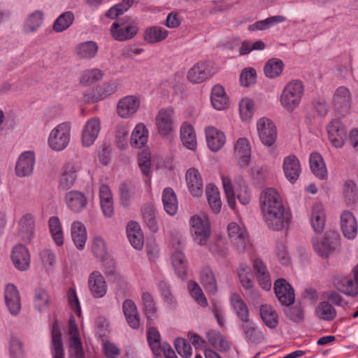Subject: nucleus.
I'll use <instances>...</instances> for the list:
<instances>
[{
    "label": "nucleus",
    "instance_id": "1",
    "mask_svg": "<svg viewBox=\"0 0 358 358\" xmlns=\"http://www.w3.org/2000/svg\"><path fill=\"white\" fill-rule=\"evenodd\" d=\"M260 208L266 226L273 231H280L289 225L291 214L286 210L281 196L273 188L262 191L259 197Z\"/></svg>",
    "mask_w": 358,
    "mask_h": 358
},
{
    "label": "nucleus",
    "instance_id": "2",
    "mask_svg": "<svg viewBox=\"0 0 358 358\" xmlns=\"http://www.w3.org/2000/svg\"><path fill=\"white\" fill-rule=\"evenodd\" d=\"M112 37L117 41L133 38L138 32L137 22L128 16L114 22L110 29Z\"/></svg>",
    "mask_w": 358,
    "mask_h": 358
},
{
    "label": "nucleus",
    "instance_id": "3",
    "mask_svg": "<svg viewBox=\"0 0 358 358\" xmlns=\"http://www.w3.org/2000/svg\"><path fill=\"white\" fill-rule=\"evenodd\" d=\"M303 94V85L299 80L289 82L284 88L280 97L282 106L288 111L294 110L299 104Z\"/></svg>",
    "mask_w": 358,
    "mask_h": 358
},
{
    "label": "nucleus",
    "instance_id": "4",
    "mask_svg": "<svg viewBox=\"0 0 358 358\" xmlns=\"http://www.w3.org/2000/svg\"><path fill=\"white\" fill-rule=\"evenodd\" d=\"M71 138V125L62 122L55 127L48 138L49 146L55 151H61L67 147Z\"/></svg>",
    "mask_w": 358,
    "mask_h": 358
},
{
    "label": "nucleus",
    "instance_id": "5",
    "mask_svg": "<svg viewBox=\"0 0 358 358\" xmlns=\"http://www.w3.org/2000/svg\"><path fill=\"white\" fill-rule=\"evenodd\" d=\"M312 242L316 253L321 257L326 258L339 245V235L334 231H329L321 238H313Z\"/></svg>",
    "mask_w": 358,
    "mask_h": 358
},
{
    "label": "nucleus",
    "instance_id": "6",
    "mask_svg": "<svg viewBox=\"0 0 358 358\" xmlns=\"http://www.w3.org/2000/svg\"><path fill=\"white\" fill-rule=\"evenodd\" d=\"M191 231L194 241L205 245L210 236V224L206 215H194L190 219Z\"/></svg>",
    "mask_w": 358,
    "mask_h": 358
},
{
    "label": "nucleus",
    "instance_id": "7",
    "mask_svg": "<svg viewBox=\"0 0 358 358\" xmlns=\"http://www.w3.org/2000/svg\"><path fill=\"white\" fill-rule=\"evenodd\" d=\"M259 137L266 146L273 145L277 138L276 127L273 122L268 118H260L257 123Z\"/></svg>",
    "mask_w": 358,
    "mask_h": 358
},
{
    "label": "nucleus",
    "instance_id": "8",
    "mask_svg": "<svg viewBox=\"0 0 358 358\" xmlns=\"http://www.w3.org/2000/svg\"><path fill=\"white\" fill-rule=\"evenodd\" d=\"M329 139L335 148H341L347 139V129L338 119L332 120L327 125Z\"/></svg>",
    "mask_w": 358,
    "mask_h": 358
},
{
    "label": "nucleus",
    "instance_id": "9",
    "mask_svg": "<svg viewBox=\"0 0 358 358\" xmlns=\"http://www.w3.org/2000/svg\"><path fill=\"white\" fill-rule=\"evenodd\" d=\"M80 165L78 162H68L62 169L59 178V187L63 189H69L74 186L78 178Z\"/></svg>",
    "mask_w": 358,
    "mask_h": 358
},
{
    "label": "nucleus",
    "instance_id": "10",
    "mask_svg": "<svg viewBox=\"0 0 358 358\" xmlns=\"http://www.w3.org/2000/svg\"><path fill=\"white\" fill-rule=\"evenodd\" d=\"M156 126L160 135H170L174 130L173 110L172 108L161 109L156 117Z\"/></svg>",
    "mask_w": 358,
    "mask_h": 358
},
{
    "label": "nucleus",
    "instance_id": "11",
    "mask_svg": "<svg viewBox=\"0 0 358 358\" xmlns=\"http://www.w3.org/2000/svg\"><path fill=\"white\" fill-rule=\"evenodd\" d=\"M214 72L207 62H199L194 64L187 73V78L192 83H201L209 79Z\"/></svg>",
    "mask_w": 358,
    "mask_h": 358
},
{
    "label": "nucleus",
    "instance_id": "12",
    "mask_svg": "<svg viewBox=\"0 0 358 358\" xmlns=\"http://www.w3.org/2000/svg\"><path fill=\"white\" fill-rule=\"evenodd\" d=\"M101 130V121L98 117H92L85 123L82 131V144L85 147L91 146L97 138Z\"/></svg>",
    "mask_w": 358,
    "mask_h": 358
},
{
    "label": "nucleus",
    "instance_id": "13",
    "mask_svg": "<svg viewBox=\"0 0 358 358\" xmlns=\"http://www.w3.org/2000/svg\"><path fill=\"white\" fill-rule=\"evenodd\" d=\"M274 289L280 302L286 306H289L294 302V289L285 279H278L274 283Z\"/></svg>",
    "mask_w": 358,
    "mask_h": 358
},
{
    "label": "nucleus",
    "instance_id": "14",
    "mask_svg": "<svg viewBox=\"0 0 358 358\" xmlns=\"http://www.w3.org/2000/svg\"><path fill=\"white\" fill-rule=\"evenodd\" d=\"M333 104L340 113H347L352 106V96L349 89L344 86L338 87L334 94Z\"/></svg>",
    "mask_w": 358,
    "mask_h": 358
},
{
    "label": "nucleus",
    "instance_id": "15",
    "mask_svg": "<svg viewBox=\"0 0 358 358\" xmlns=\"http://www.w3.org/2000/svg\"><path fill=\"white\" fill-rule=\"evenodd\" d=\"M6 305L13 315H17L21 309V300L19 292L13 284L6 285L4 291Z\"/></svg>",
    "mask_w": 358,
    "mask_h": 358
},
{
    "label": "nucleus",
    "instance_id": "16",
    "mask_svg": "<svg viewBox=\"0 0 358 358\" xmlns=\"http://www.w3.org/2000/svg\"><path fill=\"white\" fill-rule=\"evenodd\" d=\"M35 164V157L32 152L27 151L22 153L17 162L15 172L19 177H26L30 176L33 171Z\"/></svg>",
    "mask_w": 358,
    "mask_h": 358
},
{
    "label": "nucleus",
    "instance_id": "17",
    "mask_svg": "<svg viewBox=\"0 0 358 358\" xmlns=\"http://www.w3.org/2000/svg\"><path fill=\"white\" fill-rule=\"evenodd\" d=\"M88 287L92 296L101 298L107 292L106 282L99 271H93L88 278Z\"/></svg>",
    "mask_w": 358,
    "mask_h": 358
},
{
    "label": "nucleus",
    "instance_id": "18",
    "mask_svg": "<svg viewBox=\"0 0 358 358\" xmlns=\"http://www.w3.org/2000/svg\"><path fill=\"white\" fill-rule=\"evenodd\" d=\"M234 152L241 168H247L250 162L251 150L249 142L245 138H240L237 140L234 146Z\"/></svg>",
    "mask_w": 358,
    "mask_h": 358
},
{
    "label": "nucleus",
    "instance_id": "19",
    "mask_svg": "<svg viewBox=\"0 0 358 358\" xmlns=\"http://www.w3.org/2000/svg\"><path fill=\"white\" fill-rule=\"evenodd\" d=\"M239 327L248 343L258 344L265 341V335L252 321L242 322Z\"/></svg>",
    "mask_w": 358,
    "mask_h": 358
},
{
    "label": "nucleus",
    "instance_id": "20",
    "mask_svg": "<svg viewBox=\"0 0 358 358\" xmlns=\"http://www.w3.org/2000/svg\"><path fill=\"white\" fill-rule=\"evenodd\" d=\"M282 167L286 178L294 184L298 180L301 171L299 160L295 155H289L285 157Z\"/></svg>",
    "mask_w": 358,
    "mask_h": 358
},
{
    "label": "nucleus",
    "instance_id": "21",
    "mask_svg": "<svg viewBox=\"0 0 358 358\" xmlns=\"http://www.w3.org/2000/svg\"><path fill=\"white\" fill-rule=\"evenodd\" d=\"M140 106V100L134 96H127L121 99L117 104L118 115L127 118L136 113Z\"/></svg>",
    "mask_w": 358,
    "mask_h": 358
},
{
    "label": "nucleus",
    "instance_id": "22",
    "mask_svg": "<svg viewBox=\"0 0 358 358\" xmlns=\"http://www.w3.org/2000/svg\"><path fill=\"white\" fill-rule=\"evenodd\" d=\"M11 259L15 268L20 271H26L29 267L30 255L23 245H17L13 248Z\"/></svg>",
    "mask_w": 358,
    "mask_h": 358
},
{
    "label": "nucleus",
    "instance_id": "23",
    "mask_svg": "<svg viewBox=\"0 0 358 358\" xmlns=\"http://www.w3.org/2000/svg\"><path fill=\"white\" fill-rule=\"evenodd\" d=\"M65 201L67 206L75 213L81 212L87 204V199L85 195L76 190H71L65 195Z\"/></svg>",
    "mask_w": 358,
    "mask_h": 358
},
{
    "label": "nucleus",
    "instance_id": "24",
    "mask_svg": "<svg viewBox=\"0 0 358 358\" xmlns=\"http://www.w3.org/2000/svg\"><path fill=\"white\" fill-rule=\"evenodd\" d=\"M341 227L343 235L348 239H353L357 234V224L353 214L345 210L341 215Z\"/></svg>",
    "mask_w": 358,
    "mask_h": 358
},
{
    "label": "nucleus",
    "instance_id": "25",
    "mask_svg": "<svg viewBox=\"0 0 358 358\" xmlns=\"http://www.w3.org/2000/svg\"><path fill=\"white\" fill-rule=\"evenodd\" d=\"M206 137L208 146L213 152L220 150L226 141L224 133L213 127L206 129Z\"/></svg>",
    "mask_w": 358,
    "mask_h": 358
},
{
    "label": "nucleus",
    "instance_id": "26",
    "mask_svg": "<svg viewBox=\"0 0 358 358\" xmlns=\"http://www.w3.org/2000/svg\"><path fill=\"white\" fill-rule=\"evenodd\" d=\"M334 287L346 295L355 296L358 294V288L355 284L354 280L345 275H337L334 278Z\"/></svg>",
    "mask_w": 358,
    "mask_h": 358
},
{
    "label": "nucleus",
    "instance_id": "27",
    "mask_svg": "<svg viewBox=\"0 0 358 358\" xmlns=\"http://www.w3.org/2000/svg\"><path fill=\"white\" fill-rule=\"evenodd\" d=\"M188 188L193 196H199L203 192V180L199 171L194 168L189 169L186 173Z\"/></svg>",
    "mask_w": 358,
    "mask_h": 358
},
{
    "label": "nucleus",
    "instance_id": "28",
    "mask_svg": "<svg viewBox=\"0 0 358 358\" xmlns=\"http://www.w3.org/2000/svg\"><path fill=\"white\" fill-rule=\"evenodd\" d=\"M310 222L316 233H322L325 226V213L322 203H315L310 213Z\"/></svg>",
    "mask_w": 358,
    "mask_h": 358
},
{
    "label": "nucleus",
    "instance_id": "29",
    "mask_svg": "<svg viewBox=\"0 0 358 358\" xmlns=\"http://www.w3.org/2000/svg\"><path fill=\"white\" fill-rule=\"evenodd\" d=\"M127 233L128 239L131 245L137 250H141L143 247V235L138 224L136 222H130L127 224Z\"/></svg>",
    "mask_w": 358,
    "mask_h": 358
},
{
    "label": "nucleus",
    "instance_id": "30",
    "mask_svg": "<svg viewBox=\"0 0 358 358\" xmlns=\"http://www.w3.org/2000/svg\"><path fill=\"white\" fill-rule=\"evenodd\" d=\"M200 282L208 293L211 294L217 293V281L213 271L209 266H204L201 270Z\"/></svg>",
    "mask_w": 358,
    "mask_h": 358
},
{
    "label": "nucleus",
    "instance_id": "31",
    "mask_svg": "<svg viewBox=\"0 0 358 358\" xmlns=\"http://www.w3.org/2000/svg\"><path fill=\"white\" fill-rule=\"evenodd\" d=\"M230 301L238 319L242 322H248L250 311L246 303L241 296L236 293L232 294L230 296Z\"/></svg>",
    "mask_w": 358,
    "mask_h": 358
},
{
    "label": "nucleus",
    "instance_id": "32",
    "mask_svg": "<svg viewBox=\"0 0 358 358\" xmlns=\"http://www.w3.org/2000/svg\"><path fill=\"white\" fill-rule=\"evenodd\" d=\"M182 144L188 149L194 150L196 148L197 141L194 127L189 123L182 124L180 131Z\"/></svg>",
    "mask_w": 358,
    "mask_h": 358
},
{
    "label": "nucleus",
    "instance_id": "33",
    "mask_svg": "<svg viewBox=\"0 0 358 358\" xmlns=\"http://www.w3.org/2000/svg\"><path fill=\"white\" fill-rule=\"evenodd\" d=\"M71 236L76 247L82 250L87 241V231L85 225L79 221L74 222L71 225Z\"/></svg>",
    "mask_w": 358,
    "mask_h": 358
},
{
    "label": "nucleus",
    "instance_id": "34",
    "mask_svg": "<svg viewBox=\"0 0 358 358\" xmlns=\"http://www.w3.org/2000/svg\"><path fill=\"white\" fill-rule=\"evenodd\" d=\"M206 338L210 344L220 351L226 352L230 349V343L224 335L217 330L208 331Z\"/></svg>",
    "mask_w": 358,
    "mask_h": 358
},
{
    "label": "nucleus",
    "instance_id": "35",
    "mask_svg": "<svg viewBox=\"0 0 358 358\" xmlns=\"http://www.w3.org/2000/svg\"><path fill=\"white\" fill-rule=\"evenodd\" d=\"M51 351L53 358H64V350L62 343V334L57 321H55L52 327V346Z\"/></svg>",
    "mask_w": 358,
    "mask_h": 358
},
{
    "label": "nucleus",
    "instance_id": "36",
    "mask_svg": "<svg viewBox=\"0 0 358 358\" xmlns=\"http://www.w3.org/2000/svg\"><path fill=\"white\" fill-rule=\"evenodd\" d=\"M259 315L263 322L267 327L275 329L278 326V316L276 311L271 305H262L259 308Z\"/></svg>",
    "mask_w": 358,
    "mask_h": 358
},
{
    "label": "nucleus",
    "instance_id": "37",
    "mask_svg": "<svg viewBox=\"0 0 358 358\" xmlns=\"http://www.w3.org/2000/svg\"><path fill=\"white\" fill-rule=\"evenodd\" d=\"M169 31L161 27L154 26L145 30L143 39L148 43H157L166 39Z\"/></svg>",
    "mask_w": 358,
    "mask_h": 358
},
{
    "label": "nucleus",
    "instance_id": "38",
    "mask_svg": "<svg viewBox=\"0 0 358 358\" xmlns=\"http://www.w3.org/2000/svg\"><path fill=\"white\" fill-rule=\"evenodd\" d=\"M210 100L213 106L217 110H223L227 108L228 99L224 87L222 85H216L211 92Z\"/></svg>",
    "mask_w": 358,
    "mask_h": 358
},
{
    "label": "nucleus",
    "instance_id": "39",
    "mask_svg": "<svg viewBox=\"0 0 358 358\" xmlns=\"http://www.w3.org/2000/svg\"><path fill=\"white\" fill-rule=\"evenodd\" d=\"M148 131L145 126L138 124L131 135L130 143L133 148H141L148 142Z\"/></svg>",
    "mask_w": 358,
    "mask_h": 358
},
{
    "label": "nucleus",
    "instance_id": "40",
    "mask_svg": "<svg viewBox=\"0 0 358 358\" xmlns=\"http://www.w3.org/2000/svg\"><path fill=\"white\" fill-rule=\"evenodd\" d=\"M162 202L165 211L170 215H173L178 210V201L174 191L171 187L164 189Z\"/></svg>",
    "mask_w": 358,
    "mask_h": 358
},
{
    "label": "nucleus",
    "instance_id": "41",
    "mask_svg": "<svg viewBox=\"0 0 358 358\" xmlns=\"http://www.w3.org/2000/svg\"><path fill=\"white\" fill-rule=\"evenodd\" d=\"M98 49L96 43L90 41L79 43L76 48V52L80 59H91L96 55Z\"/></svg>",
    "mask_w": 358,
    "mask_h": 358
},
{
    "label": "nucleus",
    "instance_id": "42",
    "mask_svg": "<svg viewBox=\"0 0 358 358\" xmlns=\"http://www.w3.org/2000/svg\"><path fill=\"white\" fill-rule=\"evenodd\" d=\"M92 252L96 259L101 262L108 260V249L104 239L99 236H94L92 240Z\"/></svg>",
    "mask_w": 358,
    "mask_h": 358
},
{
    "label": "nucleus",
    "instance_id": "43",
    "mask_svg": "<svg viewBox=\"0 0 358 358\" xmlns=\"http://www.w3.org/2000/svg\"><path fill=\"white\" fill-rule=\"evenodd\" d=\"M206 194L211 210L215 213H220L222 207V202L218 189L215 185L209 184L206 187Z\"/></svg>",
    "mask_w": 358,
    "mask_h": 358
},
{
    "label": "nucleus",
    "instance_id": "44",
    "mask_svg": "<svg viewBox=\"0 0 358 358\" xmlns=\"http://www.w3.org/2000/svg\"><path fill=\"white\" fill-rule=\"evenodd\" d=\"M20 234L24 241H29L34 232V219L30 213L23 215L20 221Z\"/></svg>",
    "mask_w": 358,
    "mask_h": 358
},
{
    "label": "nucleus",
    "instance_id": "45",
    "mask_svg": "<svg viewBox=\"0 0 358 358\" xmlns=\"http://www.w3.org/2000/svg\"><path fill=\"white\" fill-rule=\"evenodd\" d=\"M44 20V13L41 10H36L31 13L24 23V30L27 33L36 31L42 25Z\"/></svg>",
    "mask_w": 358,
    "mask_h": 358
},
{
    "label": "nucleus",
    "instance_id": "46",
    "mask_svg": "<svg viewBox=\"0 0 358 358\" xmlns=\"http://www.w3.org/2000/svg\"><path fill=\"white\" fill-rule=\"evenodd\" d=\"M172 264L177 275L181 279H185L187 277V262L184 254L180 250H176L173 253Z\"/></svg>",
    "mask_w": 358,
    "mask_h": 358
},
{
    "label": "nucleus",
    "instance_id": "47",
    "mask_svg": "<svg viewBox=\"0 0 358 358\" xmlns=\"http://www.w3.org/2000/svg\"><path fill=\"white\" fill-rule=\"evenodd\" d=\"M310 166L312 172L317 178L324 179L327 176V169L322 156L313 152L310 157Z\"/></svg>",
    "mask_w": 358,
    "mask_h": 358
},
{
    "label": "nucleus",
    "instance_id": "48",
    "mask_svg": "<svg viewBox=\"0 0 358 358\" xmlns=\"http://www.w3.org/2000/svg\"><path fill=\"white\" fill-rule=\"evenodd\" d=\"M283 68L284 64L281 59H270L266 62L264 68L265 76L269 78H275L282 73Z\"/></svg>",
    "mask_w": 358,
    "mask_h": 358
},
{
    "label": "nucleus",
    "instance_id": "49",
    "mask_svg": "<svg viewBox=\"0 0 358 358\" xmlns=\"http://www.w3.org/2000/svg\"><path fill=\"white\" fill-rule=\"evenodd\" d=\"M73 13L71 11L64 12L55 20L52 29L55 32L64 31L73 24Z\"/></svg>",
    "mask_w": 358,
    "mask_h": 358
},
{
    "label": "nucleus",
    "instance_id": "50",
    "mask_svg": "<svg viewBox=\"0 0 358 358\" xmlns=\"http://www.w3.org/2000/svg\"><path fill=\"white\" fill-rule=\"evenodd\" d=\"M316 315L324 320L331 321L336 316V309L327 301L320 302L315 308Z\"/></svg>",
    "mask_w": 358,
    "mask_h": 358
},
{
    "label": "nucleus",
    "instance_id": "51",
    "mask_svg": "<svg viewBox=\"0 0 358 358\" xmlns=\"http://www.w3.org/2000/svg\"><path fill=\"white\" fill-rule=\"evenodd\" d=\"M285 20V17L282 15H275L264 20L257 21L255 23L248 26V30L251 31L258 30H265L270 28L275 24L282 22Z\"/></svg>",
    "mask_w": 358,
    "mask_h": 358
},
{
    "label": "nucleus",
    "instance_id": "52",
    "mask_svg": "<svg viewBox=\"0 0 358 358\" xmlns=\"http://www.w3.org/2000/svg\"><path fill=\"white\" fill-rule=\"evenodd\" d=\"M103 75V72L97 68L86 69L83 71L80 82L85 85H90L100 80Z\"/></svg>",
    "mask_w": 358,
    "mask_h": 358
},
{
    "label": "nucleus",
    "instance_id": "53",
    "mask_svg": "<svg viewBox=\"0 0 358 358\" xmlns=\"http://www.w3.org/2000/svg\"><path fill=\"white\" fill-rule=\"evenodd\" d=\"M49 228L55 243L61 246L64 244V236L59 220L53 216L49 219Z\"/></svg>",
    "mask_w": 358,
    "mask_h": 358
},
{
    "label": "nucleus",
    "instance_id": "54",
    "mask_svg": "<svg viewBox=\"0 0 358 358\" xmlns=\"http://www.w3.org/2000/svg\"><path fill=\"white\" fill-rule=\"evenodd\" d=\"M9 354L10 358H25L26 353L22 341L12 336L9 342Z\"/></svg>",
    "mask_w": 358,
    "mask_h": 358
},
{
    "label": "nucleus",
    "instance_id": "55",
    "mask_svg": "<svg viewBox=\"0 0 358 358\" xmlns=\"http://www.w3.org/2000/svg\"><path fill=\"white\" fill-rule=\"evenodd\" d=\"M188 289L191 296L198 304L202 307H206L208 306L207 299L197 282L192 280L189 281Z\"/></svg>",
    "mask_w": 358,
    "mask_h": 358
},
{
    "label": "nucleus",
    "instance_id": "56",
    "mask_svg": "<svg viewBox=\"0 0 358 358\" xmlns=\"http://www.w3.org/2000/svg\"><path fill=\"white\" fill-rule=\"evenodd\" d=\"M49 295L43 288H37L34 292V301L36 308L41 312L48 307Z\"/></svg>",
    "mask_w": 358,
    "mask_h": 358
},
{
    "label": "nucleus",
    "instance_id": "57",
    "mask_svg": "<svg viewBox=\"0 0 358 358\" xmlns=\"http://www.w3.org/2000/svg\"><path fill=\"white\" fill-rule=\"evenodd\" d=\"M148 341L153 354L158 353L162 346L160 342V334L155 327H150L148 331Z\"/></svg>",
    "mask_w": 358,
    "mask_h": 358
},
{
    "label": "nucleus",
    "instance_id": "58",
    "mask_svg": "<svg viewBox=\"0 0 358 358\" xmlns=\"http://www.w3.org/2000/svg\"><path fill=\"white\" fill-rule=\"evenodd\" d=\"M228 232L232 243L237 241V239H242L248 236L245 227L240 226L235 222H231L228 225Z\"/></svg>",
    "mask_w": 358,
    "mask_h": 358
},
{
    "label": "nucleus",
    "instance_id": "59",
    "mask_svg": "<svg viewBox=\"0 0 358 358\" xmlns=\"http://www.w3.org/2000/svg\"><path fill=\"white\" fill-rule=\"evenodd\" d=\"M142 300L144 306L145 314L148 320L155 317L157 308L152 296L147 292L142 295Z\"/></svg>",
    "mask_w": 358,
    "mask_h": 358
},
{
    "label": "nucleus",
    "instance_id": "60",
    "mask_svg": "<svg viewBox=\"0 0 358 358\" xmlns=\"http://www.w3.org/2000/svg\"><path fill=\"white\" fill-rule=\"evenodd\" d=\"M344 196L348 204H353L358 199V194L355 182L352 180H348L345 182L344 185Z\"/></svg>",
    "mask_w": 358,
    "mask_h": 358
},
{
    "label": "nucleus",
    "instance_id": "61",
    "mask_svg": "<svg viewBox=\"0 0 358 358\" xmlns=\"http://www.w3.org/2000/svg\"><path fill=\"white\" fill-rule=\"evenodd\" d=\"M174 346L177 352L182 357L188 358L192 354L189 343L184 338H176L174 342Z\"/></svg>",
    "mask_w": 358,
    "mask_h": 358
},
{
    "label": "nucleus",
    "instance_id": "62",
    "mask_svg": "<svg viewBox=\"0 0 358 358\" xmlns=\"http://www.w3.org/2000/svg\"><path fill=\"white\" fill-rule=\"evenodd\" d=\"M222 180L228 204L232 209H234L236 206V200L231 180L227 177L222 176Z\"/></svg>",
    "mask_w": 358,
    "mask_h": 358
},
{
    "label": "nucleus",
    "instance_id": "63",
    "mask_svg": "<svg viewBox=\"0 0 358 358\" xmlns=\"http://www.w3.org/2000/svg\"><path fill=\"white\" fill-rule=\"evenodd\" d=\"M257 73L256 71L252 69H245L241 73L240 83L243 87H248L256 82Z\"/></svg>",
    "mask_w": 358,
    "mask_h": 358
},
{
    "label": "nucleus",
    "instance_id": "64",
    "mask_svg": "<svg viewBox=\"0 0 358 358\" xmlns=\"http://www.w3.org/2000/svg\"><path fill=\"white\" fill-rule=\"evenodd\" d=\"M286 315L294 322H300L303 320L304 314L301 305L287 308L285 310Z\"/></svg>",
    "mask_w": 358,
    "mask_h": 358
}]
</instances>
